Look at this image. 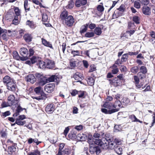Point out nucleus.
Wrapping results in <instances>:
<instances>
[{
    "label": "nucleus",
    "instance_id": "1",
    "mask_svg": "<svg viewBox=\"0 0 155 155\" xmlns=\"http://www.w3.org/2000/svg\"><path fill=\"white\" fill-rule=\"evenodd\" d=\"M60 17L62 20L64 24L68 27L72 26L74 22L73 17L71 15H68L67 11L64 10L62 12Z\"/></svg>",
    "mask_w": 155,
    "mask_h": 155
},
{
    "label": "nucleus",
    "instance_id": "2",
    "mask_svg": "<svg viewBox=\"0 0 155 155\" xmlns=\"http://www.w3.org/2000/svg\"><path fill=\"white\" fill-rule=\"evenodd\" d=\"M117 103L118 104V106L119 107H122L121 106L122 104H121V102L120 101H115L114 104H113L112 103L109 102H106L104 104L103 106L104 107L107 108L110 110L111 109H112L113 108H114V109H117L119 111V109L118 108H117V106L116 105V104H117Z\"/></svg>",
    "mask_w": 155,
    "mask_h": 155
},
{
    "label": "nucleus",
    "instance_id": "3",
    "mask_svg": "<svg viewBox=\"0 0 155 155\" xmlns=\"http://www.w3.org/2000/svg\"><path fill=\"white\" fill-rule=\"evenodd\" d=\"M19 52L20 54L23 56L20 58L21 60L25 61L28 58V51L27 48H21L20 49Z\"/></svg>",
    "mask_w": 155,
    "mask_h": 155
},
{
    "label": "nucleus",
    "instance_id": "4",
    "mask_svg": "<svg viewBox=\"0 0 155 155\" xmlns=\"http://www.w3.org/2000/svg\"><path fill=\"white\" fill-rule=\"evenodd\" d=\"M112 139L108 138L109 148L111 150H114L118 144H120V141L117 139H115L114 141H112Z\"/></svg>",
    "mask_w": 155,
    "mask_h": 155
},
{
    "label": "nucleus",
    "instance_id": "5",
    "mask_svg": "<svg viewBox=\"0 0 155 155\" xmlns=\"http://www.w3.org/2000/svg\"><path fill=\"white\" fill-rule=\"evenodd\" d=\"M7 87L8 90L13 92H15L17 88L15 83L13 80L7 84Z\"/></svg>",
    "mask_w": 155,
    "mask_h": 155
},
{
    "label": "nucleus",
    "instance_id": "6",
    "mask_svg": "<svg viewBox=\"0 0 155 155\" xmlns=\"http://www.w3.org/2000/svg\"><path fill=\"white\" fill-rule=\"evenodd\" d=\"M55 87V86L54 84H49L45 86V90L47 92L51 93L54 91Z\"/></svg>",
    "mask_w": 155,
    "mask_h": 155
},
{
    "label": "nucleus",
    "instance_id": "7",
    "mask_svg": "<svg viewBox=\"0 0 155 155\" xmlns=\"http://www.w3.org/2000/svg\"><path fill=\"white\" fill-rule=\"evenodd\" d=\"M89 151L91 154L94 153L95 152L97 155L99 154L101 152L100 148L97 146H90Z\"/></svg>",
    "mask_w": 155,
    "mask_h": 155
},
{
    "label": "nucleus",
    "instance_id": "8",
    "mask_svg": "<svg viewBox=\"0 0 155 155\" xmlns=\"http://www.w3.org/2000/svg\"><path fill=\"white\" fill-rule=\"evenodd\" d=\"M55 106L53 104H48L46 107L45 110L47 113L51 114L55 110Z\"/></svg>",
    "mask_w": 155,
    "mask_h": 155
},
{
    "label": "nucleus",
    "instance_id": "9",
    "mask_svg": "<svg viewBox=\"0 0 155 155\" xmlns=\"http://www.w3.org/2000/svg\"><path fill=\"white\" fill-rule=\"evenodd\" d=\"M46 67L50 69L54 68L55 64L52 61L49 59H47L45 61Z\"/></svg>",
    "mask_w": 155,
    "mask_h": 155
},
{
    "label": "nucleus",
    "instance_id": "10",
    "mask_svg": "<svg viewBox=\"0 0 155 155\" xmlns=\"http://www.w3.org/2000/svg\"><path fill=\"white\" fill-rule=\"evenodd\" d=\"M8 101L12 105H16L18 103L17 100L15 99V97L13 95H10L8 98Z\"/></svg>",
    "mask_w": 155,
    "mask_h": 155
},
{
    "label": "nucleus",
    "instance_id": "11",
    "mask_svg": "<svg viewBox=\"0 0 155 155\" xmlns=\"http://www.w3.org/2000/svg\"><path fill=\"white\" fill-rule=\"evenodd\" d=\"M26 80L31 83L33 84L36 81V78L33 74H29L26 77Z\"/></svg>",
    "mask_w": 155,
    "mask_h": 155
},
{
    "label": "nucleus",
    "instance_id": "12",
    "mask_svg": "<svg viewBox=\"0 0 155 155\" xmlns=\"http://www.w3.org/2000/svg\"><path fill=\"white\" fill-rule=\"evenodd\" d=\"M101 111L103 113L106 114H111L114 112L118 111L117 109H112L108 110L105 108H102Z\"/></svg>",
    "mask_w": 155,
    "mask_h": 155
},
{
    "label": "nucleus",
    "instance_id": "13",
    "mask_svg": "<svg viewBox=\"0 0 155 155\" xmlns=\"http://www.w3.org/2000/svg\"><path fill=\"white\" fill-rule=\"evenodd\" d=\"M109 138H102V140L104 142L103 144H102V148L104 149H107L109 148L108 143H109Z\"/></svg>",
    "mask_w": 155,
    "mask_h": 155
},
{
    "label": "nucleus",
    "instance_id": "14",
    "mask_svg": "<svg viewBox=\"0 0 155 155\" xmlns=\"http://www.w3.org/2000/svg\"><path fill=\"white\" fill-rule=\"evenodd\" d=\"M47 83L48 82L47 78L44 76L39 80L38 84L40 86H43Z\"/></svg>",
    "mask_w": 155,
    "mask_h": 155
},
{
    "label": "nucleus",
    "instance_id": "15",
    "mask_svg": "<svg viewBox=\"0 0 155 155\" xmlns=\"http://www.w3.org/2000/svg\"><path fill=\"white\" fill-rule=\"evenodd\" d=\"M142 12L145 15H149L151 13L150 8L147 6H143L142 8Z\"/></svg>",
    "mask_w": 155,
    "mask_h": 155
},
{
    "label": "nucleus",
    "instance_id": "16",
    "mask_svg": "<svg viewBox=\"0 0 155 155\" xmlns=\"http://www.w3.org/2000/svg\"><path fill=\"white\" fill-rule=\"evenodd\" d=\"M23 37L25 41L27 43L29 42L32 41V37L31 35L30 34H25Z\"/></svg>",
    "mask_w": 155,
    "mask_h": 155
},
{
    "label": "nucleus",
    "instance_id": "17",
    "mask_svg": "<svg viewBox=\"0 0 155 155\" xmlns=\"http://www.w3.org/2000/svg\"><path fill=\"white\" fill-rule=\"evenodd\" d=\"M42 42L43 44L45 46L49 47L53 49L52 44L50 42L48 41L45 39L42 38Z\"/></svg>",
    "mask_w": 155,
    "mask_h": 155
},
{
    "label": "nucleus",
    "instance_id": "18",
    "mask_svg": "<svg viewBox=\"0 0 155 155\" xmlns=\"http://www.w3.org/2000/svg\"><path fill=\"white\" fill-rule=\"evenodd\" d=\"M81 75L78 72H76L73 75L74 78V79L77 81V82L81 81Z\"/></svg>",
    "mask_w": 155,
    "mask_h": 155
},
{
    "label": "nucleus",
    "instance_id": "19",
    "mask_svg": "<svg viewBox=\"0 0 155 155\" xmlns=\"http://www.w3.org/2000/svg\"><path fill=\"white\" fill-rule=\"evenodd\" d=\"M41 58L39 57L33 56L31 58L30 60H31L32 64H34L35 63H37L38 61L40 60V59Z\"/></svg>",
    "mask_w": 155,
    "mask_h": 155
},
{
    "label": "nucleus",
    "instance_id": "20",
    "mask_svg": "<svg viewBox=\"0 0 155 155\" xmlns=\"http://www.w3.org/2000/svg\"><path fill=\"white\" fill-rule=\"evenodd\" d=\"M114 150L118 154H122V149L120 147L119 144H118Z\"/></svg>",
    "mask_w": 155,
    "mask_h": 155
},
{
    "label": "nucleus",
    "instance_id": "21",
    "mask_svg": "<svg viewBox=\"0 0 155 155\" xmlns=\"http://www.w3.org/2000/svg\"><path fill=\"white\" fill-rule=\"evenodd\" d=\"M129 118L132 120V122H139L141 123H142V121L137 119L136 116L134 114L131 115L129 116Z\"/></svg>",
    "mask_w": 155,
    "mask_h": 155
},
{
    "label": "nucleus",
    "instance_id": "22",
    "mask_svg": "<svg viewBox=\"0 0 155 155\" xmlns=\"http://www.w3.org/2000/svg\"><path fill=\"white\" fill-rule=\"evenodd\" d=\"M57 76L55 75H52L51 77L47 78L48 82H50L56 81H57Z\"/></svg>",
    "mask_w": 155,
    "mask_h": 155
},
{
    "label": "nucleus",
    "instance_id": "23",
    "mask_svg": "<svg viewBox=\"0 0 155 155\" xmlns=\"http://www.w3.org/2000/svg\"><path fill=\"white\" fill-rule=\"evenodd\" d=\"M37 64L38 65L39 67L40 68L43 69L46 68L45 61L44 62L43 61H41V59L38 61Z\"/></svg>",
    "mask_w": 155,
    "mask_h": 155
},
{
    "label": "nucleus",
    "instance_id": "24",
    "mask_svg": "<svg viewBox=\"0 0 155 155\" xmlns=\"http://www.w3.org/2000/svg\"><path fill=\"white\" fill-rule=\"evenodd\" d=\"M96 35H100L102 33L101 28L99 27H97L94 30V32Z\"/></svg>",
    "mask_w": 155,
    "mask_h": 155
},
{
    "label": "nucleus",
    "instance_id": "25",
    "mask_svg": "<svg viewBox=\"0 0 155 155\" xmlns=\"http://www.w3.org/2000/svg\"><path fill=\"white\" fill-rule=\"evenodd\" d=\"M12 80L11 79L10 77L8 76H6L3 79V81L4 84H7L10 82H11Z\"/></svg>",
    "mask_w": 155,
    "mask_h": 155
},
{
    "label": "nucleus",
    "instance_id": "26",
    "mask_svg": "<svg viewBox=\"0 0 155 155\" xmlns=\"http://www.w3.org/2000/svg\"><path fill=\"white\" fill-rule=\"evenodd\" d=\"M117 80V78H116L114 80L109 79V81H110V83L111 84L117 87L118 86V83L117 82H116Z\"/></svg>",
    "mask_w": 155,
    "mask_h": 155
},
{
    "label": "nucleus",
    "instance_id": "27",
    "mask_svg": "<svg viewBox=\"0 0 155 155\" xmlns=\"http://www.w3.org/2000/svg\"><path fill=\"white\" fill-rule=\"evenodd\" d=\"M94 140L93 139L91 135H89L88 136L87 141L90 146L94 144Z\"/></svg>",
    "mask_w": 155,
    "mask_h": 155
},
{
    "label": "nucleus",
    "instance_id": "28",
    "mask_svg": "<svg viewBox=\"0 0 155 155\" xmlns=\"http://www.w3.org/2000/svg\"><path fill=\"white\" fill-rule=\"evenodd\" d=\"M87 82L89 85L92 86L94 85V80L92 77H89L88 78Z\"/></svg>",
    "mask_w": 155,
    "mask_h": 155
},
{
    "label": "nucleus",
    "instance_id": "29",
    "mask_svg": "<svg viewBox=\"0 0 155 155\" xmlns=\"http://www.w3.org/2000/svg\"><path fill=\"white\" fill-rule=\"evenodd\" d=\"M22 110V108L20 106H18L17 109L16 110L15 113L13 115V116L14 117H17L19 115V113Z\"/></svg>",
    "mask_w": 155,
    "mask_h": 155
},
{
    "label": "nucleus",
    "instance_id": "30",
    "mask_svg": "<svg viewBox=\"0 0 155 155\" xmlns=\"http://www.w3.org/2000/svg\"><path fill=\"white\" fill-rule=\"evenodd\" d=\"M26 123L25 120H22L18 119H16L15 123L19 125H23Z\"/></svg>",
    "mask_w": 155,
    "mask_h": 155
},
{
    "label": "nucleus",
    "instance_id": "31",
    "mask_svg": "<svg viewBox=\"0 0 155 155\" xmlns=\"http://www.w3.org/2000/svg\"><path fill=\"white\" fill-rule=\"evenodd\" d=\"M122 102L123 105H126L130 103V100L127 97H124L122 100Z\"/></svg>",
    "mask_w": 155,
    "mask_h": 155
},
{
    "label": "nucleus",
    "instance_id": "32",
    "mask_svg": "<svg viewBox=\"0 0 155 155\" xmlns=\"http://www.w3.org/2000/svg\"><path fill=\"white\" fill-rule=\"evenodd\" d=\"M140 71L139 73H142L143 74H145L147 72V69L144 66H141L140 69Z\"/></svg>",
    "mask_w": 155,
    "mask_h": 155
},
{
    "label": "nucleus",
    "instance_id": "33",
    "mask_svg": "<svg viewBox=\"0 0 155 155\" xmlns=\"http://www.w3.org/2000/svg\"><path fill=\"white\" fill-rule=\"evenodd\" d=\"M103 141L102 140H101L100 139H95L94 140V144H95L96 145H99L100 146H102V144L103 143Z\"/></svg>",
    "mask_w": 155,
    "mask_h": 155
},
{
    "label": "nucleus",
    "instance_id": "34",
    "mask_svg": "<svg viewBox=\"0 0 155 155\" xmlns=\"http://www.w3.org/2000/svg\"><path fill=\"white\" fill-rule=\"evenodd\" d=\"M13 56L14 59H16L17 60H18L20 58L18 53L16 51H15L13 52Z\"/></svg>",
    "mask_w": 155,
    "mask_h": 155
},
{
    "label": "nucleus",
    "instance_id": "35",
    "mask_svg": "<svg viewBox=\"0 0 155 155\" xmlns=\"http://www.w3.org/2000/svg\"><path fill=\"white\" fill-rule=\"evenodd\" d=\"M26 24L27 25H28L31 28H34L35 25L34 23L32 21L27 20L26 22Z\"/></svg>",
    "mask_w": 155,
    "mask_h": 155
},
{
    "label": "nucleus",
    "instance_id": "36",
    "mask_svg": "<svg viewBox=\"0 0 155 155\" xmlns=\"http://www.w3.org/2000/svg\"><path fill=\"white\" fill-rule=\"evenodd\" d=\"M28 0H25L24 2V7L26 11H28L30 10V7L28 6Z\"/></svg>",
    "mask_w": 155,
    "mask_h": 155
},
{
    "label": "nucleus",
    "instance_id": "37",
    "mask_svg": "<svg viewBox=\"0 0 155 155\" xmlns=\"http://www.w3.org/2000/svg\"><path fill=\"white\" fill-rule=\"evenodd\" d=\"M1 106L2 107H5L8 106H12V105L11 104V103L10 104V102L9 103L8 101L7 102H3L1 104Z\"/></svg>",
    "mask_w": 155,
    "mask_h": 155
},
{
    "label": "nucleus",
    "instance_id": "38",
    "mask_svg": "<svg viewBox=\"0 0 155 155\" xmlns=\"http://www.w3.org/2000/svg\"><path fill=\"white\" fill-rule=\"evenodd\" d=\"M139 68L137 66H134L131 68L130 71L131 72L136 74L138 71Z\"/></svg>",
    "mask_w": 155,
    "mask_h": 155
},
{
    "label": "nucleus",
    "instance_id": "39",
    "mask_svg": "<svg viewBox=\"0 0 155 155\" xmlns=\"http://www.w3.org/2000/svg\"><path fill=\"white\" fill-rule=\"evenodd\" d=\"M28 155H40V153L38 150H36L32 152L29 153Z\"/></svg>",
    "mask_w": 155,
    "mask_h": 155
},
{
    "label": "nucleus",
    "instance_id": "40",
    "mask_svg": "<svg viewBox=\"0 0 155 155\" xmlns=\"http://www.w3.org/2000/svg\"><path fill=\"white\" fill-rule=\"evenodd\" d=\"M8 150L9 151L12 153L16 151V148L14 146H11L8 147Z\"/></svg>",
    "mask_w": 155,
    "mask_h": 155
},
{
    "label": "nucleus",
    "instance_id": "41",
    "mask_svg": "<svg viewBox=\"0 0 155 155\" xmlns=\"http://www.w3.org/2000/svg\"><path fill=\"white\" fill-rule=\"evenodd\" d=\"M74 6V2L73 0H70L67 6V8L69 9L73 8Z\"/></svg>",
    "mask_w": 155,
    "mask_h": 155
},
{
    "label": "nucleus",
    "instance_id": "42",
    "mask_svg": "<svg viewBox=\"0 0 155 155\" xmlns=\"http://www.w3.org/2000/svg\"><path fill=\"white\" fill-rule=\"evenodd\" d=\"M94 35V33L93 32H87L85 34V36L86 37L89 38L93 37Z\"/></svg>",
    "mask_w": 155,
    "mask_h": 155
},
{
    "label": "nucleus",
    "instance_id": "43",
    "mask_svg": "<svg viewBox=\"0 0 155 155\" xmlns=\"http://www.w3.org/2000/svg\"><path fill=\"white\" fill-rule=\"evenodd\" d=\"M62 152L63 155L70 154L71 150L69 149L65 148L63 150H62Z\"/></svg>",
    "mask_w": 155,
    "mask_h": 155
},
{
    "label": "nucleus",
    "instance_id": "44",
    "mask_svg": "<svg viewBox=\"0 0 155 155\" xmlns=\"http://www.w3.org/2000/svg\"><path fill=\"white\" fill-rule=\"evenodd\" d=\"M34 91L36 94H38L41 91V87L40 86L36 87L35 88Z\"/></svg>",
    "mask_w": 155,
    "mask_h": 155
},
{
    "label": "nucleus",
    "instance_id": "45",
    "mask_svg": "<svg viewBox=\"0 0 155 155\" xmlns=\"http://www.w3.org/2000/svg\"><path fill=\"white\" fill-rule=\"evenodd\" d=\"M44 76L41 73H37L35 74V76L36 78L39 80Z\"/></svg>",
    "mask_w": 155,
    "mask_h": 155
},
{
    "label": "nucleus",
    "instance_id": "46",
    "mask_svg": "<svg viewBox=\"0 0 155 155\" xmlns=\"http://www.w3.org/2000/svg\"><path fill=\"white\" fill-rule=\"evenodd\" d=\"M133 20L136 24H138L139 23V18L138 16L137 15L134 16L133 17Z\"/></svg>",
    "mask_w": 155,
    "mask_h": 155
},
{
    "label": "nucleus",
    "instance_id": "47",
    "mask_svg": "<svg viewBox=\"0 0 155 155\" xmlns=\"http://www.w3.org/2000/svg\"><path fill=\"white\" fill-rule=\"evenodd\" d=\"M14 11L16 16L20 15V11L18 7H15Z\"/></svg>",
    "mask_w": 155,
    "mask_h": 155
},
{
    "label": "nucleus",
    "instance_id": "48",
    "mask_svg": "<svg viewBox=\"0 0 155 155\" xmlns=\"http://www.w3.org/2000/svg\"><path fill=\"white\" fill-rule=\"evenodd\" d=\"M136 87L138 88H142V89L144 88L145 87V86H143V84L142 82H140L136 84Z\"/></svg>",
    "mask_w": 155,
    "mask_h": 155
},
{
    "label": "nucleus",
    "instance_id": "49",
    "mask_svg": "<svg viewBox=\"0 0 155 155\" xmlns=\"http://www.w3.org/2000/svg\"><path fill=\"white\" fill-rule=\"evenodd\" d=\"M87 29L86 27H85V26H82L80 28V32L81 33H84L86 31Z\"/></svg>",
    "mask_w": 155,
    "mask_h": 155
},
{
    "label": "nucleus",
    "instance_id": "50",
    "mask_svg": "<svg viewBox=\"0 0 155 155\" xmlns=\"http://www.w3.org/2000/svg\"><path fill=\"white\" fill-rule=\"evenodd\" d=\"M42 21L44 22H46L48 21V16L46 14H43L42 16Z\"/></svg>",
    "mask_w": 155,
    "mask_h": 155
},
{
    "label": "nucleus",
    "instance_id": "51",
    "mask_svg": "<svg viewBox=\"0 0 155 155\" xmlns=\"http://www.w3.org/2000/svg\"><path fill=\"white\" fill-rule=\"evenodd\" d=\"M97 9L98 11L101 12L104 11V8L102 5H99L97 7Z\"/></svg>",
    "mask_w": 155,
    "mask_h": 155
},
{
    "label": "nucleus",
    "instance_id": "52",
    "mask_svg": "<svg viewBox=\"0 0 155 155\" xmlns=\"http://www.w3.org/2000/svg\"><path fill=\"white\" fill-rule=\"evenodd\" d=\"M71 53L73 54L74 56H78L80 55L79 51H72Z\"/></svg>",
    "mask_w": 155,
    "mask_h": 155
},
{
    "label": "nucleus",
    "instance_id": "53",
    "mask_svg": "<svg viewBox=\"0 0 155 155\" xmlns=\"http://www.w3.org/2000/svg\"><path fill=\"white\" fill-rule=\"evenodd\" d=\"M128 58V56L127 54H124L122 55L121 57V60L123 62L125 61Z\"/></svg>",
    "mask_w": 155,
    "mask_h": 155
},
{
    "label": "nucleus",
    "instance_id": "54",
    "mask_svg": "<svg viewBox=\"0 0 155 155\" xmlns=\"http://www.w3.org/2000/svg\"><path fill=\"white\" fill-rule=\"evenodd\" d=\"M134 6L137 8H139L140 7V5L139 2L135 1L134 2Z\"/></svg>",
    "mask_w": 155,
    "mask_h": 155
},
{
    "label": "nucleus",
    "instance_id": "55",
    "mask_svg": "<svg viewBox=\"0 0 155 155\" xmlns=\"http://www.w3.org/2000/svg\"><path fill=\"white\" fill-rule=\"evenodd\" d=\"M125 8H124V5L122 4L120 6V7L117 9V11L118 10L119 11L123 12L125 10Z\"/></svg>",
    "mask_w": 155,
    "mask_h": 155
},
{
    "label": "nucleus",
    "instance_id": "56",
    "mask_svg": "<svg viewBox=\"0 0 155 155\" xmlns=\"http://www.w3.org/2000/svg\"><path fill=\"white\" fill-rule=\"evenodd\" d=\"M134 82L135 83V84H137L140 82L139 78L136 76H134Z\"/></svg>",
    "mask_w": 155,
    "mask_h": 155
},
{
    "label": "nucleus",
    "instance_id": "57",
    "mask_svg": "<svg viewBox=\"0 0 155 155\" xmlns=\"http://www.w3.org/2000/svg\"><path fill=\"white\" fill-rule=\"evenodd\" d=\"M135 32L134 30H130V31H126V34L127 35H129L130 36H131Z\"/></svg>",
    "mask_w": 155,
    "mask_h": 155
},
{
    "label": "nucleus",
    "instance_id": "58",
    "mask_svg": "<svg viewBox=\"0 0 155 155\" xmlns=\"http://www.w3.org/2000/svg\"><path fill=\"white\" fill-rule=\"evenodd\" d=\"M6 30L3 29L0 27V38H1V36L2 34H3V33H6Z\"/></svg>",
    "mask_w": 155,
    "mask_h": 155
},
{
    "label": "nucleus",
    "instance_id": "59",
    "mask_svg": "<svg viewBox=\"0 0 155 155\" xmlns=\"http://www.w3.org/2000/svg\"><path fill=\"white\" fill-rule=\"evenodd\" d=\"M120 69L121 72H124L127 71V68L124 65H121L120 67Z\"/></svg>",
    "mask_w": 155,
    "mask_h": 155
},
{
    "label": "nucleus",
    "instance_id": "60",
    "mask_svg": "<svg viewBox=\"0 0 155 155\" xmlns=\"http://www.w3.org/2000/svg\"><path fill=\"white\" fill-rule=\"evenodd\" d=\"M96 70V67H95L94 65H91L90 66V69L89 70V72H93Z\"/></svg>",
    "mask_w": 155,
    "mask_h": 155
},
{
    "label": "nucleus",
    "instance_id": "61",
    "mask_svg": "<svg viewBox=\"0 0 155 155\" xmlns=\"http://www.w3.org/2000/svg\"><path fill=\"white\" fill-rule=\"evenodd\" d=\"M81 2L80 0H76L75 5L77 7H79L81 6Z\"/></svg>",
    "mask_w": 155,
    "mask_h": 155
},
{
    "label": "nucleus",
    "instance_id": "62",
    "mask_svg": "<svg viewBox=\"0 0 155 155\" xmlns=\"http://www.w3.org/2000/svg\"><path fill=\"white\" fill-rule=\"evenodd\" d=\"M64 146L65 144L64 143H61L59 145V148L58 150L60 151H62V150L64 148Z\"/></svg>",
    "mask_w": 155,
    "mask_h": 155
},
{
    "label": "nucleus",
    "instance_id": "63",
    "mask_svg": "<svg viewBox=\"0 0 155 155\" xmlns=\"http://www.w3.org/2000/svg\"><path fill=\"white\" fill-rule=\"evenodd\" d=\"M69 127H67L65 128V130H64V134L66 136L67 134L69 131Z\"/></svg>",
    "mask_w": 155,
    "mask_h": 155
},
{
    "label": "nucleus",
    "instance_id": "64",
    "mask_svg": "<svg viewBox=\"0 0 155 155\" xmlns=\"http://www.w3.org/2000/svg\"><path fill=\"white\" fill-rule=\"evenodd\" d=\"M83 63L84 66L86 68H87L88 67L89 65L87 61L84 60L83 61Z\"/></svg>",
    "mask_w": 155,
    "mask_h": 155
}]
</instances>
